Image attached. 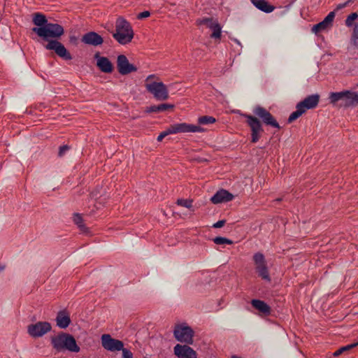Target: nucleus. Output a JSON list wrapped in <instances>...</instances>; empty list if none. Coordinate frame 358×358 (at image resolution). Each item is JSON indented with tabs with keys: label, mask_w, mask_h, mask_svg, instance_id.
Returning <instances> with one entry per match:
<instances>
[{
	"label": "nucleus",
	"mask_w": 358,
	"mask_h": 358,
	"mask_svg": "<svg viewBox=\"0 0 358 358\" xmlns=\"http://www.w3.org/2000/svg\"><path fill=\"white\" fill-rule=\"evenodd\" d=\"M33 22L38 27H33L32 31L43 40L48 41V43L44 45L46 50H53L57 56L64 60L72 59L71 55L61 42L50 39V38H58L64 34V30L62 25L48 22L46 17L40 13L34 14Z\"/></svg>",
	"instance_id": "obj_1"
},
{
	"label": "nucleus",
	"mask_w": 358,
	"mask_h": 358,
	"mask_svg": "<svg viewBox=\"0 0 358 358\" xmlns=\"http://www.w3.org/2000/svg\"><path fill=\"white\" fill-rule=\"evenodd\" d=\"M51 344L57 352L69 351L78 352L80 347L77 345L74 337L67 333L61 332L56 336H52Z\"/></svg>",
	"instance_id": "obj_2"
},
{
	"label": "nucleus",
	"mask_w": 358,
	"mask_h": 358,
	"mask_svg": "<svg viewBox=\"0 0 358 358\" xmlns=\"http://www.w3.org/2000/svg\"><path fill=\"white\" fill-rule=\"evenodd\" d=\"M134 36V32L131 24L124 17H119L115 22V31L113 37L120 45L129 43Z\"/></svg>",
	"instance_id": "obj_3"
},
{
	"label": "nucleus",
	"mask_w": 358,
	"mask_h": 358,
	"mask_svg": "<svg viewBox=\"0 0 358 358\" xmlns=\"http://www.w3.org/2000/svg\"><path fill=\"white\" fill-rule=\"evenodd\" d=\"M320 95L317 94H313L308 95L304 99L299 101L296 106V110L290 114L288 117V122L291 123L293 121L298 119L303 114H304L308 110L315 108L320 102Z\"/></svg>",
	"instance_id": "obj_4"
},
{
	"label": "nucleus",
	"mask_w": 358,
	"mask_h": 358,
	"mask_svg": "<svg viewBox=\"0 0 358 358\" xmlns=\"http://www.w3.org/2000/svg\"><path fill=\"white\" fill-rule=\"evenodd\" d=\"M329 98L334 105L339 101H341L340 106L351 107L358 105V93L355 91L331 92Z\"/></svg>",
	"instance_id": "obj_5"
},
{
	"label": "nucleus",
	"mask_w": 358,
	"mask_h": 358,
	"mask_svg": "<svg viewBox=\"0 0 358 358\" xmlns=\"http://www.w3.org/2000/svg\"><path fill=\"white\" fill-rule=\"evenodd\" d=\"M204 129L200 126H196L187 123H178L171 125L166 130L162 132L157 137L158 141H162V139L169 135L175 134L178 133H195V132H203Z\"/></svg>",
	"instance_id": "obj_6"
},
{
	"label": "nucleus",
	"mask_w": 358,
	"mask_h": 358,
	"mask_svg": "<svg viewBox=\"0 0 358 358\" xmlns=\"http://www.w3.org/2000/svg\"><path fill=\"white\" fill-rule=\"evenodd\" d=\"M194 334L193 329L186 324H176L173 330L175 338L178 341L187 345L193 343Z\"/></svg>",
	"instance_id": "obj_7"
},
{
	"label": "nucleus",
	"mask_w": 358,
	"mask_h": 358,
	"mask_svg": "<svg viewBox=\"0 0 358 358\" xmlns=\"http://www.w3.org/2000/svg\"><path fill=\"white\" fill-rule=\"evenodd\" d=\"M253 261L258 275L262 280L266 282H271V279L264 255L261 252H257L253 255Z\"/></svg>",
	"instance_id": "obj_8"
},
{
	"label": "nucleus",
	"mask_w": 358,
	"mask_h": 358,
	"mask_svg": "<svg viewBox=\"0 0 358 358\" xmlns=\"http://www.w3.org/2000/svg\"><path fill=\"white\" fill-rule=\"evenodd\" d=\"M253 261L258 275L262 280L266 282H271V279L264 255L261 252H257L253 255Z\"/></svg>",
	"instance_id": "obj_9"
},
{
	"label": "nucleus",
	"mask_w": 358,
	"mask_h": 358,
	"mask_svg": "<svg viewBox=\"0 0 358 358\" xmlns=\"http://www.w3.org/2000/svg\"><path fill=\"white\" fill-rule=\"evenodd\" d=\"M52 329V326L48 322H38L27 326V333L32 338L43 336Z\"/></svg>",
	"instance_id": "obj_10"
},
{
	"label": "nucleus",
	"mask_w": 358,
	"mask_h": 358,
	"mask_svg": "<svg viewBox=\"0 0 358 358\" xmlns=\"http://www.w3.org/2000/svg\"><path fill=\"white\" fill-rule=\"evenodd\" d=\"M243 117L247 119V124L251 129V141L257 143L259 138L260 134L263 132L262 124L257 117L248 114H244Z\"/></svg>",
	"instance_id": "obj_11"
},
{
	"label": "nucleus",
	"mask_w": 358,
	"mask_h": 358,
	"mask_svg": "<svg viewBox=\"0 0 358 358\" xmlns=\"http://www.w3.org/2000/svg\"><path fill=\"white\" fill-rule=\"evenodd\" d=\"M252 112L255 115L262 119L264 124L276 129H280V125L273 116L262 106H256L253 108Z\"/></svg>",
	"instance_id": "obj_12"
},
{
	"label": "nucleus",
	"mask_w": 358,
	"mask_h": 358,
	"mask_svg": "<svg viewBox=\"0 0 358 358\" xmlns=\"http://www.w3.org/2000/svg\"><path fill=\"white\" fill-rule=\"evenodd\" d=\"M101 339L102 347L108 351L115 352L122 350V352L125 349L122 341L112 338L110 334H103Z\"/></svg>",
	"instance_id": "obj_13"
},
{
	"label": "nucleus",
	"mask_w": 358,
	"mask_h": 358,
	"mask_svg": "<svg viewBox=\"0 0 358 358\" xmlns=\"http://www.w3.org/2000/svg\"><path fill=\"white\" fill-rule=\"evenodd\" d=\"M117 68L121 75H127L131 72H136L137 67L130 64L124 55H120L117 58Z\"/></svg>",
	"instance_id": "obj_14"
},
{
	"label": "nucleus",
	"mask_w": 358,
	"mask_h": 358,
	"mask_svg": "<svg viewBox=\"0 0 358 358\" xmlns=\"http://www.w3.org/2000/svg\"><path fill=\"white\" fill-rule=\"evenodd\" d=\"M173 352L178 358H197L196 352L187 344H177L173 348Z\"/></svg>",
	"instance_id": "obj_15"
},
{
	"label": "nucleus",
	"mask_w": 358,
	"mask_h": 358,
	"mask_svg": "<svg viewBox=\"0 0 358 358\" xmlns=\"http://www.w3.org/2000/svg\"><path fill=\"white\" fill-rule=\"evenodd\" d=\"M81 41L89 45L99 46L103 43V37L95 31H88L83 35Z\"/></svg>",
	"instance_id": "obj_16"
},
{
	"label": "nucleus",
	"mask_w": 358,
	"mask_h": 358,
	"mask_svg": "<svg viewBox=\"0 0 358 358\" xmlns=\"http://www.w3.org/2000/svg\"><path fill=\"white\" fill-rule=\"evenodd\" d=\"M335 15V11H331L322 22L315 24L313 27L312 31L317 34L331 27L332 26Z\"/></svg>",
	"instance_id": "obj_17"
},
{
	"label": "nucleus",
	"mask_w": 358,
	"mask_h": 358,
	"mask_svg": "<svg viewBox=\"0 0 358 358\" xmlns=\"http://www.w3.org/2000/svg\"><path fill=\"white\" fill-rule=\"evenodd\" d=\"M94 59L96 60V66L102 72L110 73L113 71V64L108 57L100 56L99 52H96Z\"/></svg>",
	"instance_id": "obj_18"
},
{
	"label": "nucleus",
	"mask_w": 358,
	"mask_h": 358,
	"mask_svg": "<svg viewBox=\"0 0 358 358\" xmlns=\"http://www.w3.org/2000/svg\"><path fill=\"white\" fill-rule=\"evenodd\" d=\"M234 195L226 189L218 190L211 198L210 201L214 204L225 203L231 201Z\"/></svg>",
	"instance_id": "obj_19"
},
{
	"label": "nucleus",
	"mask_w": 358,
	"mask_h": 358,
	"mask_svg": "<svg viewBox=\"0 0 358 358\" xmlns=\"http://www.w3.org/2000/svg\"><path fill=\"white\" fill-rule=\"evenodd\" d=\"M145 87L146 90H167L166 85L154 74L150 75L146 78Z\"/></svg>",
	"instance_id": "obj_20"
},
{
	"label": "nucleus",
	"mask_w": 358,
	"mask_h": 358,
	"mask_svg": "<svg viewBox=\"0 0 358 358\" xmlns=\"http://www.w3.org/2000/svg\"><path fill=\"white\" fill-rule=\"evenodd\" d=\"M55 320L57 322V326L61 329L67 328L71 323L69 314L65 310L58 312Z\"/></svg>",
	"instance_id": "obj_21"
},
{
	"label": "nucleus",
	"mask_w": 358,
	"mask_h": 358,
	"mask_svg": "<svg viewBox=\"0 0 358 358\" xmlns=\"http://www.w3.org/2000/svg\"><path fill=\"white\" fill-rule=\"evenodd\" d=\"M252 3L259 10L263 11L266 13H270L273 12L275 7L269 4L266 0H250Z\"/></svg>",
	"instance_id": "obj_22"
},
{
	"label": "nucleus",
	"mask_w": 358,
	"mask_h": 358,
	"mask_svg": "<svg viewBox=\"0 0 358 358\" xmlns=\"http://www.w3.org/2000/svg\"><path fill=\"white\" fill-rule=\"evenodd\" d=\"M252 306L259 312L264 314H269L271 312L270 306L264 301L259 299H252L251 301Z\"/></svg>",
	"instance_id": "obj_23"
},
{
	"label": "nucleus",
	"mask_w": 358,
	"mask_h": 358,
	"mask_svg": "<svg viewBox=\"0 0 358 358\" xmlns=\"http://www.w3.org/2000/svg\"><path fill=\"white\" fill-rule=\"evenodd\" d=\"M213 33L210 35V37L213 38H220L221 33H222V27L217 21H215V23L210 28Z\"/></svg>",
	"instance_id": "obj_24"
},
{
	"label": "nucleus",
	"mask_w": 358,
	"mask_h": 358,
	"mask_svg": "<svg viewBox=\"0 0 358 358\" xmlns=\"http://www.w3.org/2000/svg\"><path fill=\"white\" fill-rule=\"evenodd\" d=\"M357 346H358V341L357 343H351V344H349L345 346H343V347L340 348L339 349L336 350L333 355L334 357H338L343 352L350 350V349H352Z\"/></svg>",
	"instance_id": "obj_25"
},
{
	"label": "nucleus",
	"mask_w": 358,
	"mask_h": 358,
	"mask_svg": "<svg viewBox=\"0 0 358 358\" xmlns=\"http://www.w3.org/2000/svg\"><path fill=\"white\" fill-rule=\"evenodd\" d=\"M73 222H75V224L76 225H78V227L80 228V229L81 231H83L84 232L86 231L87 227L83 224V217H82V216L80 214H78V213L74 214Z\"/></svg>",
	"instance_id": "obj_26"
},
{
	"label": "nucleus",
	"mask_w": 358,
	"mask_h": 358,
	"mask_svg": "<svg viewBox=\"0 0 358 358\" xmlns=\"http://www.w3.org/2000/svg\"><path fill=\"white\" fill-rule=\"evenodd\" d=\"M216 121L215 118L213 116H201L198 119V123L200 124H211L215 123Z\"/></svg>",
	"instance_id": "obj_27"
},
{
	"label": "nucleus",
	"mask_w": 358,
	"mask_h": 358,
	"mask_svg": "<svg viewBox=\"0 0 358 358\" xmlns=\"http://www.w3.org/2000/svg\"><path fill=\"white\" fill-rule=\"evenodd\" d=\"M157 100H165L169 97L168 91H150Z\"/></svg>",
	"instance_id": "obj_28"
},
{
	"label": "nucleus",
	"mask_w": 358,
	"mask_h": 358,
	"mask_svg": "<svg viewBox=\"0 0 358 358\" xmlns=\"http://www.w3.org/2000/svg\"><path fill=\"white\" fill-rule=\"evenodd\" d=\"M213 241L217 245H231L233 243V241L231 240L222 236H217L215 238H213Z\"/></svg>",
	"instance_id": "obj_29"
},
{
	"label": "nucleus",
	"mask_w": 358,
	"mask_h": 358,
	"mask_svg": "<svg viewBox=\"0 0 358 358\" xmlns=\"http://www.w3.org/2000/svg\"><path fill=\"white\" fill-rule=\"evenodd\" d=\"M216 20H214L213 18L210 17H203L202 19L197 20L196 22L199 25L205 24L208 28H210L212 25L215 23Z\"/></svg>",
	"instance_id": "obj_30"
},
{
	"label": "nucleus",
	"mask_w": 358,
	"mask_h": 358,
	"mask_svg": "<svg viewBox=\"0 0 358 358\" xmlns=\"http://www.w3.org/2000/svg\"><path fill=\"white\" fill-rule=\"evenodd\" d=\"M176 203L180 206H182V207H185L187 208H191L192 206V200L178 199L176 201Z\"/></svg>",
	"instance_id": "obj_31"
},
{
	"label": "nucleus",
	"mask_w": 358,
	"mask_h": 358,
	"mask_svg": "<svg viewBox=\"0 0 358 358\" xmlns=\"http://www.w3.org/2000/svg\"><path fill=\"white\" fill-rule=\"evenodd\" d=\"M351 41L355 46H358V23H356L353 28Z\"/></svg>",
	"instance_id": "obj_32"
},
{
	"label": "nucleus",
	"mask_w": 358,
	"mask_h": 358,
	"mask_svg": "<svg viewBox=\"0 0 358 358\" xmlns=\"http://www.w3.org/2000/svg\"><path fill=\"white\" fill-rule=\"evenodd\" d=\"M358 18V15L357 13H352L348 16L345 20V25L348 27H350L353 24V21Z\"/></svg>",
	"instance_id": "obj_33"
},
{
	"label": "nucleus",
	"mask_w": 358,
	"mask_h": 358,
	"mask_svg": "<svg viewBox=\"0 0 358 358\" xmlns=\"http://www.w3.org/2000/svg\"><path fill=\"white\" fill-rule=\"evenodd\" d=\"M158 106H159V112L172 109L174 107V105L170 104V103H161V104H159Z\"/></svg>",
	"instance_id": "obj_34"
},
{
	"label": "nucleus",
	"mask_w": 358,
	"mask_h": 358,
	"mask_svg": "<svg viewBox=\"0 0 358 358\" xmlns=\"http://www.w3.org/2000/svg\"><path fill=\"white\" fill-rule=\"evenodd\" d=\"M69 150V147L66 145L60 146L59 148L58 155L59 157H62L66 153V152H67Z\"/></svg>",
	"instance_id": "obj_35"
},
{
	"label": "nucleus",
	"mask_w": 358,
	"mask_h": 358,
	"mask_svg": "<svg viewBox=\"0 0 358 358\" xmlns=\"http://www.w3.org/2000/svg\"><path fill=\"white\" fill-rule=\"evenodd\" d=\"M122 358H133V353L127 348L122 351Z\"/></svg>",
	"instance_id": "obj_36"
},
{
	"label": "nucleus",
	"mask_w": 358,
	"mask_h": 358,
	"mask_svg": "<svg viewBox=\"0 0 358 358\" xmlns=\"http://www.w3.org/2000/svg\"><path fill=\"white\" fill-rule=\"evenodd\" d=\"M146 112L148 113H159V106L158 105H154L151 106L150 107H148L146 109Z\"/></svg>",
	"instance_id": "obj_37"
},
{
	"label": "nucleus",
	"mask_w": 358,
	"mask_h": 358,
	"mask_svg": "<svg viewBox=\"0 0 358 358\" xmlns=\"http://www.w3.org/2000/svg\"><path fill=\"white\" fill-rule=\"evenodd\" d=\"M150 15V13L148 10H145L138 14L137 18L139 20L148 17Z\"/></svg>",
	"instance_id": "obj_38"
},
{
	"label": "nucleus",
	"mask_w": 358,
	"mask_h": 358,
	"mask_svg": "<svg viewBox=\"0 0 358 358\" xmlns=\"http://www.w3.org/2000/svg\"><path fill=\"white\" fill-rule=\"evenodd\" d=\"M225 223H226V220H219L217 222L214 223L213 225V227L216 228V229L221 228L225 224Z\"/></svg>",
	"instance_id": "obj_39"
},
{
	"label": "nucleus",
	"mask_w": 358,
	"mask_h": 358,
	"mask_svg": "<svg viewBox=\"0 0 358 358\" xmlns=\"http://www.w3.org/2000/svg\"><path fill=\"white\" fill-rule=\"evenodd\" d=\"M70 43L76 45L78 43V37L76 35H71L69 36Z\"/></svg>",
	"instance_id": "obj_40"
},
{
	"label": "nucleus",
	"mask_w": 358,
	"mask_h": 358,
	"mask_svg": "<svg viewBox=\"0 0 358 358\" xmlns=\"http://www.w3.org/2000/svg\"><path fill=\"white\" fill-rule=\"evenodd\" d=\"M346 6H348V3H346V1L345 3H340L337 6V9H341V8H345Z\"/></svg>",
	"instance_id": "obj_41"
},
{
	"label": "nucleus",
	"mask_w": 358,
	"mask_h": 358,
	"mask_svg": "<svg viewBox=\"0 0 358 358\" xmlns=\"http://www.w3.org/2000/svg\"><path fill=\"white\" fill-rule=\"evenodd\" d=\"M5 268V266L0 265V271H3Z\"/></svg>",
	"instance_id": "obj_42"
},
{
	"label": "nucleus",
	"mask_w": 358,
	"mask_h": 358,
	"mask_svg": "<svg viewBox=\"0 0 358 358\" xmlns=\"http://www.w3.org/2000/svg\"><path fill=\"white\" fill-rule=\"evenodd\" d=\"M354 0H348L346 3H348V5L352 3Z\"/></svg>",
	"instance_id": "obj_43"
},
{
	"label": "nucleus",
	"mask_w": 358,
	"mask_h": 358,
	"mask_svg": "<svg viewBox=\"0 0 358 358\" xmlns=\"http://www.w3.org/2000/svg\"><path fill=\"white\" fill-rule=\"evenodd\" d=\"M280 200H281V199H276V201H280Z\"/></svg>",
	"instance_id": "obj_44"
},
{
	"label": "nucleus",
	"mask_w": 358,
	"mask_h": 358,
	"mask_svg": "<svg viewBox=\"0 0 358 358\" xmlns=\"http://www.w3.org/2000/svg\"><path fill=\"white\" fill-rule=\"evenodd\" d=\"M357 87H358V85H357Z\"/></svg>",
	"instance_id": "obj_45"
}]
</instances>
